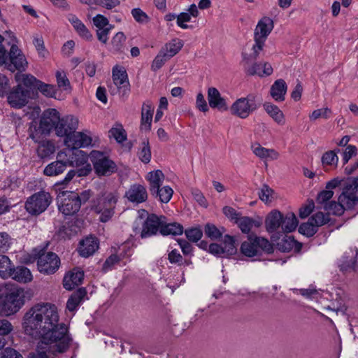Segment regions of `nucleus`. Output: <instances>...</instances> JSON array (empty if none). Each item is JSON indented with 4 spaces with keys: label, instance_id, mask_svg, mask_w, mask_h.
Listing matches in <instances>:
<instances>
[{
    "label": "nucleus",
    "instance_id": "nucleus-37",
    "mask_svg": "<svg viewBox=\"0 0 358 358\" xmlns=\"http://www.w3.org/2000/svg\"><path fill=\"white\" fill-rule=\"evenodd\" d=\"M358 255V250H356V253L355 255H352L351 257L347 256L346 254L342 257L341 263L339 265L340 270L343 272H346L349 271H356L358 268L357 265V256Z\"/></svg>",
    "mask_w": 358,
    "mask_h": 358
},
{
    "label": "nucleus",
    "instance_id": "nucleus-28",
    "mask_svg": "<svg viewBox=\"0 0 358 358\" xmlns=\"http://www.w3.org/2000/svg\"><path fill=\"white\" fill-rule=\"evenodd\" d=\"M287 90L286 82L283 79L276 80L271 85L270 94L278 102L283 101Z\"/></svg>",
    "mask_w": 358,
    "mask_h": 358
},
{
    "label": "nucleus",
    "instance_id": "nucleus-63",
    "mask_svg": "<svg viewBox=\"0 0 358 358\" xmlns=\"http://www.w3.org/2000/svg\"><path fill=\"white\" fill-rule=\"evenodd\" d=\"M265 41H266V39H264V38H255V44L252 46L253 53L251 55H248V57L250 58L257 59V58L259 55V51H261L263 49Z\"/></svg>",
    "mask_w": 358,
    "mask_h": 358
},
{
    "label": "nucleus",
    "instance_id": "nucleus-8",
    "mask_svg": "<svg viewBox=\"0 0 358 358\" xmlns=\"http://www.w3.org/2000/svg\"><path fill=\"white\" fill-rule=\"evenodd\" d=\"M6 33L10 38L8 43L10 45V51L7 52L8 58L4 64H7L8 69L12 72L15 70L24 71L27 66V62L24 55L16 45L17 38L11 31H6Z\"/></svg>",
    "mask_w": 358,
    "mask_h": 358
},
{
    "label": "nucleus",
    "instance_id": "nucleus-17",
    "mask_svg": "<svg viewBox=\"0 0 358 358\" xmlns=\"http://www.w3.org/2000/svg\"><path fill=\"white\" fill-rule=\"evenodd\" d=\"M113 80L122 96H127L130 92V84L128 75L123 66H115L113 68Z\"/></svg>",
    "mask_w": 358,
    "mask_h": 358
},
{
    "label": "nucleus",
    "instance_id": "nucleus-46",
    "mask_svg": "<svg viewBox=\"0 0 358 358\" xmlns=\"http://www.w3.org/2000/svg\"><path fill=\"white\" fill-rule=\"evenodd\" d=\"M139 159L144 164H148L151 159V150L148 139L141 143V150L138 154Z\"/></svg>",
    "mask_w": 358,
    "mask_h": 358
},
{
    "label": "nucleus",
    "instance_id": "nucleus-47",
    "mask_svg": "<svg viewBox=\"0 0 358 358\" xmlns=\"http://www.w3.org/2000/svg\"><path fill=\"white\" fill-rule=\"evenodd\" d=\"M45 96L55 98V94L57 92V89L55 85L46 84L40 80L36 88Z\"/></svg>",
    "mask_w": 358,
    "mask_h": 358
},
{
    "label": "nucleus",
    "instance_id": "nucleus-38",
    "mask_svg": "<svg viewBox=\"0 0 358 358\" xmlns=\"http://www.w3.org/2000/svg\"><path fill=\"white\" fill-rule=\"evenodd\" d=\"M252 150L254 154L261 159L267 158L271 155L272 159H277L278 153L273 149H267L262 147L259 143H255L252 145Z\"/></svg>",
    "mask_w": 358,
    "mask_h": 358
},
{
    "label": "nucleus",
    "instance_id": "nucleus-19",
    "mask_svg": "<svg viewBox=\"0 0 358 358\" xmlns=\"http://www.w3.org/2000/svg\"><path fill=\"white\" fill-rule=\"evenodd\" d=\"M83 224L82 220L76 217L72 218L59 227L57 235L59 238L69 239L80 231Z\"/></svg>",
    "mask_w": 358,
    "mask_h": 358
},
{
    "label": "nucleus",
    "instance_id": "nucleus-39",
    "mask_svg": "<svg viewBox=\"0 0 358 358\" xmlns=\"http://www.w3.org/2000/svg\"><path fill=\"white\" fill-rule=\"evenodd\" d=\"M39 143L36 152L41 159L48 158L55 152V147L52 141H45Z\"/></svg>",
    "mask_w": 358,
    "mask_h": 358
},
{
    "label": "nucleus",
    "instance_id": "nucleus-44",
    "mask_svg": "<svg viewBox=\"0 0 358 358\" xmlns=\"http://www.w3.org/2000/svg\"><path fill=\"white\" fill-rule=\"evenodd\" d=\"M183 42L181 40L177 39L173 40L169 43H166L165 45L164 52L166 55L171 59L175 56L182 48Z\"/></svg>",
    "mask_w": 358,
    "mask_h": 358
},
{
    "label": "nucleus",
    "instance_id": "nucleus-53",
    "mask_svg": "<svg viewBox=\"0 0 358 358\" xmlns=\"http://www.w3.org/2000/svg\"><path fill=\"white\" fill-rule=\"evenodd\" d=\"M254 223V220L249 217H241L238 221H236V224L244 234H249Z\"/></svg>",
    "mask_w": 358,
    "mask_h": 358
},
{
    "label": "nucleus",
    "instance_id": "nucleus-10",
    "mask_svg": "<svg viewBox=\"0 0 358 358\" xmlns=\"http://www.w3.org/2000/svg\"><path fill=\"white\" fill-rule=\"evenodd\" d=\"M52 201L50 193L43 190L34 193L25 202L26 210L32 215H38L44 212Z\"/></svg>",
    "mask_w": 358,
    "mask_h": 358
},
{
    "label": "nucleus",
    "instance_id": "nucleus-34",
    "mask_svg": "<svg viewBox=\"0 0 358 358\" xmlns=\"http://www.w3.org/2000/svg\"><path fill=\"white\" fill-rule=\"evenodd\" d=\"M184 228L182 224L178 222L168 223L166 220H164L160 234L163 236H178L183 234Z\"/></svg>",
    "mask_w": 358,
    "mask_h": 358
},
{
    "label": "nucleus",
    "instance_id": "nucleus-62",
    "mask_svg": "<svg viewBox=\"0 0 358 358\" xmlns=\"http://www.w3.org/2000/svg\"><path fill=\"white\" fill-rule=\"evenodd\" d=\"M168 260L172 264L181 266L183 264V257L176 249L172 250L168 253Z\"/></svg>",
    "mask_w": 358,
    "mask_h": 358
},
{
    "label": "nucleus",
    "instance_id": "nucleus-35",
    "mask_svg": "<svg viewBox=\"0 0 358 358\" xmlns=\"http://www.w3.org/2000/svg\"><path fill=\"white\" fill-rule=\"evenodd\" d=\"M266 112L273 118V120L279 124L285 123V117L283 113L275 105L266 102L263 105Z\"/></svg>",
    "mask_w": 358,
    "mask_h": 358
},
{
    "label": "nucleus",
    "instance_id": "nucleus-29",
    "mask_svg": "<svg viewBox=\"0 0 358 358\" xmlns=\"http://www.w3.org/2000/svg\"><path fill=\"white\" fill-rule=\"evenodd\" d=\"M278 249L282 252H289L294 250L295 252H299L302 248V244L296 241L293 236H285L277 243Z\"/></svg>",
    "mask_w": 358,
    "mask_h": 358
},
{
    "label": "nucleus",
    "instance_id": "nucleus-13",
    "mask_svg": "<svg viewBox=\"0 0 358 358\" xmlns=\"http://www.w3.org/2000/svg\"><path fill=\"white\" fill-rule=\"evenodd\" d=\"M243 63L245 73L248 76L257 75L260 77L268 76L272 74L273 68L271 65L265 62L264 64L252 62L255 60L250 58L246 53H242Z\"/></svg>",
    "mask_w": 358,
    "mask_h": 358
},
{
    "label": "nucleus",
    "instance_id": "nucleus-15",
    "mask_svg": "<svg viewBox=\"0 0 358 358\" xmlns=\"http://www.w3.org/2000/svg\"><path fill=\"white\" fill-rule=\"evenodd\" d=\"M164 220H166L164 215L158 216L153 213L148 215L143 223L141 238H147L160 234Z\"/></svg>",
    "mask_w": 358,
    "mask_h": 358
},
{
    "label": "nucleus",
    "instance_id": "nucleus-4",
    "mask_svg": "<svg viewBox=\"0 0 358 358\" xmlns=\"http://www.w3.org/2000/svg\"><path fill=\"white\" fill-rule=\"evenodd\" d=\"M27 293L21 288L1 289L0 313L9 316L18 312L25 303Z\"/></svg>",
    "mask_w": 358,
    "mask_h": 358
},
{
    "label": "nucleus",
    "instance_id": "nucleus-6",
    "mask_svg": "<svg viewBox=\"0 0 358 358\" xmlns=\"http://www.w3.org/2000/svg\"><path fill=\"white\" fill-rule=\"evenodd\" d=\"M241 252L248 257L261 256L263 252L271 254L273 252V246L265 238L257 236L255 234H248L247 240L241 245Z\"/></svg>",
    "mask_w": 358,
    "mask_h": 358
},
{
    "label": "nucleus",
    "instance_id": "nucleus-26",
    "mask_svg": "<svg viewBox=\"0 0 358 358\" xmlns=\"http://www.w3.org/2000/svg\"><path fill=\"white\" fill-rule=\"evenodd\" d=\"M283 214L278 210H271L266 217L265 227L269 233L276 231L280 227L282 228Z\"/></svg>",
    "mask_w": 358,
    "mask_h": 358
},
{
    "label": "nucleus",
    "instance_id": "nucleus-61",
    "mask_svg": "<svg viewBox=\"0 0 358 358\" xmlns=\"http://www.w3.org/2000/svg\"><path fill=\"white\" fill-rule=\"evenodd\" d=\"M131 15L134 20L138 23H146L149 22L150 17L148 15L139 8H133L131 10Z\"/></svg>",
    "mask_w": 358,
    "mask_h": 358
},
{
    "label": "nucleus",
    "instance_id": "nucleus-57",
    "mask_svg": "<svg viewBox=\"0 0 358 358\" xmlns=\"http://www.w3.org/2000/svg\"><path fill=\"white\" fill-rule=\"evenodd\" d=\"M55 76L57 78V87L59 88H62L64 90L71 89L70 82L64 71H57Z\"/></svg>",
    "mask_w": 358,
    "mask_h": 358
},
{
    "label": "nucleus",
    "instance_id": "nucleus-11",
    "mask_svg": "<svg viewBox=\"0 0 358 358\" xmlns=\"http://www.w3.org/2000/svg\"><path fill=\"white\" fill-rule=\"evenodd\" d=\"M355 199V197H352V194L344 187L343 191L338 196V201H331L329 204L323 206V209L327 212L329 215L330 213L341 215L345 208L352 209L357 203Z\"/></svg>",
    "mask_w": 358,
    "mask_h": 358
},
{
    "label": "nucleus",
    "instance_id": "nucleus-23",
    "mask_svg": "<svg viewBox=\"0 0 358 358\" xmlns=\"http://www.w3.org/2000/svg\"><path fill=\"white\" fill-rule=\"evenodd\" d=\"M154 113V106L150 100L143 102L141 109V130L150 131Z\"/></svg>",
    "mask_w": 358,
    "mask_h": 358
},
{
    "label": "nucleus",
    "instance_id": "nucleus-45",
    "mask_svg": "<svg viewBox=\"0 0 358 358\" xmlns=\"http://www.w3.org/2000/svg\"><path fill=\"white\" fill-rule=\"evenodd\" d=\"M183 232L188 241L193 243L198 242L203 236V231L200 226L188 228Z\"/></svg>",
    "mask_w": 358,
    "mask_h": 358
},
{
    "label": "nucleus",
    "instance_id": "nucleus-20",
    "mask_svg": "<svg viewBox=\"0 0 358 358\" xmlns=\"http://www.w3.org/2000/svg\"><path fill=\"white\" fill-rule=\"evenodd\" d=\"M207 99L209 106L211 108L217 109L220 112L229 110L226 99L221 96L220 92L217 88L210 87L208 89Z\"/></svg>",
    "mask_w": 358,
    "mask_h": 358
},
{
    "label": "nucleus",
    "instance_id": "nucleus-14",
    "mask_svg": "<svg viewBox=\"0 0 358 358\" xmlns=\"http://www.w3.org/2000/svg\"><path fill=\"white\" fill-rule=\"evenodd\" d=\"M92 139L90 136L83 132H74L71 137L65 141V145L73 151V155H82L81 162L87 159V154L79 150L80 148H85L91 145Z\"/></svg>",
    "mask_w": 358,
    "mask_h": 358
},
{
    "label": "nucleus",
    "instance_id": "nucleus-50",
    "mask_svg": "<svg viewBox=\"0 0 358 358\" xmlns=\"http://www.w3.org/2000/svg\"><path fill=\"white\" fill-rule=\"evenodd\" d=\"M169 57H168L166 55V52H164V50L162 49L159 51L158 55L155 57L154 59L152 65H151V69L153 71H157L159 69H161L163 65L165 64L166 61L169 59Z\"/></svg>",
    "mask_w": 358,
    "mask_h": 358
},
{
    "label": "nucleus",
    "instance_id": "nucleus-1",
    "mask_svg": "<svg viewBox=\"0 0 358 358\" xmlns=\"http://www.w3.org/2000/svg\"><path fill=\"white\" fill-rule=\"evenodd\" d=\"M58 322L59 315L55 305L38 303L24 314L22 325L26 334L41 339L47 345L55 343L51 347L53 354L64 353L69 349L72 338L66 325Z\"/></svg>",
    "mask_w": 358,
    "mask_h": 358
},
{
    "label": "nucleus",
    "instance_id": "nucleus-55",
    "mask_svg": "<svg viewBox=\"0 0 358 358\" xmlns=\"http://www.w3.org/2000/svg\"><path fill=\"white\" fill-rule=\"evenodd\" d=\"M345 189L352 194V197H355L356 202H358V177L348 178Z\"/></svg>",
    "mask_w": 358,
    "mask_h": 358
},
{
    "label": "nucleus",
    "instance_id": "nucleus-41",
    "mask_svg": "<svg viewBox=\"0 0 358 358\" xmlns=\"http://www.w3.org/2000/svg\"><path fill=\"white\" fill-rule=\"evenodd\" d=\"M223 255L225 257H229L236 254L237 249L235 245V239L234 236L225 235L223 241Z\"/></svg>",
    "mask_w": 358,
    "mask_h": 358
},
{
    "label": "nucleus",
    "instance_id": "nucleus-49",
    "mask_svg": "<svg viewBox=\"0 0 358 358\" xmlns=\"http://www.w3.org/2000/svg\"><path fill=\"white\" fill-rule=\"evenodd\" d=\"M126 41V36L122 31L117 32L111 40L113 50L115 52H122Z\"/></svg>",
    "mask_w": 358,
    "mask_h": 358
},
{
    "label": "nucleus",
    "instance_id": "nucleus-3",
    "mask_svg": "<svg viewBox=\"0 0 358 358\" xmlns=\"http://www.w3.org/2000/svg\"><path fill=\"white\" fill-rule=\"evenodd\" d=\"M94 196L91 189H85L80 192H62L57 198L59 210L65 215H73L77 213L82 204H85Z\"/></svg>",
    "mask_w": 358,
    "mask_h": 358
},
{
    "label": "nucleus",
    "instance_id": "nucleus-51",
    "mask_svg": "<svg viewBox=\"0 0 358 358\" xmlns=\"http://www.w3.org/2000/svg\"><path fill=\"white\" fill-rule=\"evenodd\" d=\"M300 234L306 237L313 236L318 231L316 227L308 220L307 222L302 223L298 229Z\"/></svg>",
    "mask_w": 358,
    "mask_h": 358
},
{
    "label": "nucleus",
    "instance_id": "nucleus-42",
    "mask_svg": "<svg viewBox=\"0 0 358 358\" xmlns=\"http://www.w3.org/2000/svg\"><path fill=\"white\" fill-rule=\"evenodd\" d=\"M224 231V229L223 227H222V229H220L211 223H207L204 227L206 236L213 241L220 239L222 236Z\"/></svg>",
    "mask_w": 358,
    "mask_h": 358
},
{
    "label": "nucleus",
    "instance_id": "nucleus-58",
    "mask_svg": "<svg viewBox=\"0 0 358 358\" xmlns=\"http://www.w3.org/2000/svg\"><path fill=\"white\" fill-rule=\"evenodd\" d=\"M357 154V148L355 145H348L342 152L343 164H346L349 160L356 156Z\"/></svg>",
    "mask_w": 358,
    "mask_h": 358
},
{
    "label": "nucleus",
    "instance_id": "nucleus-48",
    "mask_svg": "<svg viewBox=\"0 0 358 358\" xmlns=\"http://www.w3.org/2000/svg\"><path fill=\"white\" fill-rule=\"evenodd\" d=\"M316 228L318 229L319 227L323 226L327 224L330 221L329 215L324 214L322 212H317L313 215L308 219Z\"/></svg>",
    "mask_w": 358,
    "mask_h": 358
},
{
    "label": "nucleus",
    "instance_id": "nucleus-54",
    "mask_svg": "<svg viewBox=\"0 0 358 358\" xmlns=\"http://www.w3.org/2000/svg\"><path fill=\"white\" fill-rule=\"evenodd\" d=\"M121 258L117 255H110L104 262L102 268L101 272L106 273L114 268L115 264L120 262Z\"/></svg>",
    "mask_w": 358,
    "mask_h": 358
},
{
    "label": "nucleus",
    "instance_id": "nucleus-12",
    "mask_svg": "<svg viewBox=\"0 0 358 358\" xmlns=\"http://www.w3.org/2000/svg\"><path fill=\"white\" fill-rule=\"evenodd\" d=\"M256 97L255 95L250 94L246 97L238 99L230 107L231 113L242 119L248 117L259 106L256 103Z\"/></svg>",
    "mask_w": 358,
    "mask_h": 358
},
{
    "label": "nucleus",
    "instance_id": "nucleus-7",
    "mask_svg": "<svg viewBox=\"0 0 358 358\" xmlns=\"http://www.w3.org/2000/svg\"><path fill=\"white\" fill-rule=\"evenodd\" d=\"M89 157L93 165L94 171L99 178L110 176L118 170L116 163L103 152L92 150Z\"/></svg>",
    "mask_w": 358,
    "mask_h": 358
},
{
    "label": "nucleus",
    "instance_id": "nucleus-9",
    "mask_svg": "<svg viewBox=\"0 0 358 358\" xmlns=\"http://www.w3.org/2000/svg\"><path fill=\"white\" fill-rule=\"evenodd\" d=\"M37 258V268L44 275L55 274L59 268L61 260L59 256L53 252H45L43 249L34 254Z\"/></svg>",
    "mask_w": 358,
    "mask_h": 358
},
{
    "label": "nucleus",
    "instance_id": "nucleus-31",
    "mask_svg": "<svg viewBox=\"0 0 358 358\" xmlns=\"http://www.w3.org/2000/svg\"><path fill=\"white\" fill-rule=\"evenodd\" d=\"M69 22L73 25L77 34L83 39L92 41L93 36L87 28V27L78 19L75 15H70L69 17Z\"/></svg>",
    "mask_w": 358,
    "mask_h": 358
},
{
    "label": "nucleus",
    "instance_id": "nucleus-27",
    "mask_svg": "<svg viewBox=\"0 0 358 358\" xmlns=\"http://www.w3.org/2000/svg\"><path fill=\"white\" fill-rule=\"evenodd\" d=\"M8 276L11 277L13 280L19 282L26 283L32 280V275L30 270L24 266L11 268L7 277Z\"/></svg>",
    "mask_w": 358,
    "mask_h": 358
},
{
    "label": "nucleus",
    "instance_id": "nucleus-56",
    "mask_svg": "<svg viewBox=\"0 0 358 358\" xmlns=\"http://www.w3.org/2000/svg\"><path fill=\"white\" fill-rule=\"evenodd\" d=\"M12 268V263L8 257L0 255V275L1 276L7 277L8 272Z\"/></svg>",
    "mask_w": 358,
    "mask_h": 358
},
{
    "label": "nucleus",
    "instance_id": "nucleus-25",
    "mask_svg": "<svg viewBox=\"0 0 358 358\" xmlns=\"http://www.w3.org/2000/svg\"><path fill=\"white\" fill-rule=\"evenodd\" d=\"M274 27V23L269 17H263L261 18L255 29V38H261L266 39Z\"/></svg>",
    "mask_w": 358,
    "mask_h": 358
},
{
    "label": "nucleus",
    "instance_id": "nucleus-5",
    "mask_svg": "<svg viewBox=\"0 0 358 358\" xmlns=\"http://www.w3.org/2000/svg\"><path fill=\"white\" fill-rule=\"evenodd\" d=\"M117 199V196L114 193L104 194L92 199L90 209L100 215L99 220L101 222H107L114 215Z\"/></svg>",
    "mask_w": 358,
    "mask_h": 358
},
{
    "label": "nucleus",
    "instance_id": "nucleus-22",
    "mask_svg": "<svg viewBox=\"0 0 358 358\" xmlns=\"http://www.w3.org/2000/svg\"><path fill=\"white\" fill-rule=\"evenodd\" d=\"M125 197L132 203H141L147 200L148 192L145 186L134 184L125 192Z\"/></svg>",
    "mask_w": 358,
    "mask_h": 358
},
{
    "label": "nucleus",
    "instance_id": "nucleus-32",
    "mask_svg": "<svg viewBox=\"0 0 358 358\" xmlns=\"http://www.w3.org/2000/svg\"><path fill=\"white\" fill-rule=\"evenodd\" d=\"M68 166L69 162L57 160L47 165L43 170V173L48 176H56L62 173Z\"/></svg>",
    "mask_w": 358,
    "mask_h": 358
},
{
    "label": "nucleus",
    "instance_id": "nucleus-21",
    "mask_svg": "<svg viewBox=\"0 0 358 358\" xmlns=\"http://www.w3.org/2000/svg\"><path fill=\"white\" fill-rule=\"evenodd\" d=\"M84 279V272L78 268H74L67 272L63 279V287L66 290H72L81 285Z\"/></svg>",
    "mask_w": 358,
    "mask_h": 358
},
{
    "label": "nucleus",
    "instance_id": "nucleus-64",
    "mask_svg": "<svg viewBox=\"0 0 358 358\" xmlns=\"http://www.w3.org/2000/svg\"><path fill=\"white\" fill-rule=\"evenodd\" d=\"M315 203L313 200H308V203L301 206L299 209V217L304 219L308 217L313 211Z\"/></svg>",
    "mask_w": 358,
    "mask_h": 358
},
{
    "label": "nucleus",
    "instance_id": "nucleus-33",
    "mask_svg": "<svg viewBox=\"0 0 358 358\" xmlns=\"http://www.w3.org/2000/svg\"><path fill=\"white\" fill-rule=\"evenodd\" d=\"M147 179L149 182L150 192L157 193L158 188H159L163 183L164 175L161 170H156L150 172Z\"/></svg>",
    "mask_w": 358,
    "mask_h": 358
},
{
    "label": "nucleus",
    "instance_id": "nucleus-36",
    "mask_svg": "<svg viewBox=\"0 0 358 358\" xmlns=\"http://www.w3.org/2000/svg\"><path fill=\"white\" fill-rule=\"evenodd\" d=\"M298 220L293 213H287L282 216V230L285 233L294 231L298 225Z\"/></svg>",
    "mask_w": 358,
    "mask_h": 358
},
{
    "label": "nucleus",
    "instance_id": "nucleus-40",
    "mask_svg": "<svg viewBox=\"0 0 358 358\" xmlns=\"http://www.w3.org/2000/svg\"><path fill=\"white\" fill-rule=\"evenodd\" d=\"M150 194L154 198L158 199L162 203H166L171 200L173 190L169 186H164L158 188L157 193L151 192Z\"/></svg>",
    "mask_w": 358,
    "mask_h": 358
},
{
    "label": "nucleus",
    "instance_id": "nucleus-59",
    "mask_svg": "<svg viewBox=\"0 0 358 358\" xmlns=\"http://www.w3.org/2000/svg\"><path fill=\"white\" fill-rule=\"evenodd\" d=\"M338 157L334 151L325 152L322 157V163L323 165H337Z\"/></svg>",
    "mask_w": 358,
    "mask_h": 358
},
{
    "label": "nucleus",
    "instance_id": "nucleus-18",
    "mask_svg": "<svg viewBox=\"0 0 358 358\" xmlns=\"http://www.w3.org/2000/svg\"><path fill=\"white\" fill-rule=\"evenodd\" d=\"M29 96V92L18 85L8 94L7 99L11 107L21 108L27 103Z\"/></svg>",
    "mask_w": 358,
    "mask_h": 358
},
{
    "label": "nucleus",
    "instance_id": "nucleus-30",
    "mask_svg": "<svg viewBox=\"0 0 358 358\" xmlns=\"http://www.w3.org/2000/svg\"><path fill=\"white\" fill-rule=\"evenodd\" d=\"M87 295V290L85 287L78 288L69 296L66 302V309L70 312H74L81 304L83 299Z\"/></svg>",
    "mask_w": 358,
    "mask_h": 358
},
{
    "label": "nucleus",
    "instance_id": "nucleus-24",
    "mask_svg": "<svg viewBox=\"0 0 358 358\" xmlns=\"http://www.w3.org/2000/svg\"><path fill=\"white\" fill-rule=\"evenodd\" d=\"M99 248V241L96 237H87L79 243L78 252L81 257H88Z\"/></svg>",
    "mask_w": 358,
    "mask_h": 358
},
{
    "label": "nucleus",
    "instance_id": "nucleus-52",
    "mask_svg": "<svg viewBox=\"0 0 358 358\" xmlns=\"http://www.w3.org/2000/svg\"><path fill=\"white\" fill-rule=\"evenodd\" d=\"M109 137H113L115 141L121 143L127 139V133L121 124L118 127H113L109 131Z\"/></svg>",
    "mask_w": 358,
    "mask_h": 358
},
{
    "label": "nucleus",
    "instance_id": "nucleus-16",
    "mask_svg": "<svg viewBox=\"0 0 358 358\" xmlns=\"http://www.w3.org/2000/svg\"><path fill=\"white\" fill-rule=\"evenodd\" d=\"M78 126V120L73 115L59 117V121L55 127V134L60 137H64V141L71 137Z\"/></svg>",
    "mask_w": 358,
    "mask_h": 358
},
{
    "label": "nucleus",
    "instance_id": "nucleus-43",
    "mask_svg": "<svg viewBox=\"0 0 358 358\" xmlns=\"http://www.w3.org/2000/svg\"><path fill=\"white\" fill-rule=\"evenodd\" d=\"M333 195L334 192L327 189L320 192L316 197L317 208L322 209L326 204H329Z\"/></svg>",
    "mask_w": 358,
    "mask_h": 358
},
{
    "label": "nucleus",
    "instance_id": "nucleus-2",
    "mask_svg": "<svg viewBox=\"0 0 358 358\" xmlns=\"http://www.w3.org/2000/svg\"><path fill=\"white\" fill-rule=\"evenodd\" d=\"M59 115V113L55 108L45 110L40 117L38 124L36 120L30 122L28 129L29 137L35 143L41 141L53 129L55 130Z\"/></svg>",
    "mask_w": 358,
    "mask_h": 358
},
{
    "label": "nucleus",
    "instance_id": "nucleus-60",
    "mask_svg": "<svg viewBox=\"0 0 358 358\" xmlns=\"http://www.w3.org/2000/svg\"><path fill=\"white\" fill-rule=\"evenodd\" d=\"M274 191L266 184H264L262 187L258 192L259 199L264 203H268L271 201L270 198H273L272 194Z\"/></svg>",
    "mask_w": 358,
    "mask_h": 358
}]
</instances>
